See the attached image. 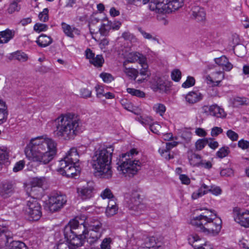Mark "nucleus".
<instances>
[{
	"label": "nucleus",
	"mask_w": 249,
	"mask_h": 249,
	"mask_svg": "<svg viewBox=\"0 0 249 249\" xmlns=\"http://www.w3.org/2000/svg\"><path fill=\"white\" fill-rule=\"evenodd\" d=\"M57 152V143L51 138L37 137L31 140L25 150L26 157L40 164H47L54 158Z\"/></svg>",
	"instance_id": "f257e3e1"
},
{
	"label": "nucleus",
	"mask_w": 249,
	"mask_h": 249,
	"mask_svg": "<svg viewBox=\"0 0 249 249\" xmlns=\"http://www.w3.org/2000/svg\"><path fill=\"white\" fill-rule=\"evenodd\" d=\"M53 135L60 140L70 141L82 131L79 116L73 113L61 114L53 121Z\"/></svg>",
	"instance_id": "f03ea898"
},
{
	"label": "nucleus",
	"mask_w": 249,
	"mask_h": 249,
	"mask_svg": "<svg viewBox=\"0 0 249 249\" xmlns=\"http://www.w3.org/2000/svg\"><path fill=\"white\" fill-rule=\"evenodd\" d=\"M114 148L112 146L100 147L95 151L91 164L95 173L105 178H110L112 176L111 162Z\"/></svg>",
	"instance_id": "7ed1b4c3"
},
{
	"label": "nucleus",
	"mask_w": 249,
	"mask_h": 249,
	"mask_svg": "<svg viewBox=\"0 0 249 249\" xmlns=\"http://www.w3.org/2000/svg\"><path fill=\"white\" fill-rule=\"evenodd\" d=\"M191 224L209 236H216L221 229L222 220L212 211L205 209L198 216L191 220Z\"/></svg>",
	"instance_id": "20e7f679"
},
{
	"label": "nucleus",
	"mask_w": 249,
	"mask_h": 249,
	"mask_svg": "<svg viewBox=\"0 0 249 249\" xmlns=\"http://www.w3.org/2000/svg\"><path fill=\"white\" fill-rule=\"evenodd\" d=\"M138 154L139 151L136 149L132 148L128 152L122 154L120 157L119 161L117 162V169L125 177H133L141 169V161L134 158Z\"/></svg>",
	"instance_id": "39448f33"
},
{
	"label": "nucleus",
	"mask_w": 249,
	"mask_h": 249,
	"mask_svg": "<svg viewBox=\"0 0 249 249\" xmlns=\"http://www.w3.org/2000/svg\"><path fill=\"white\" fill-rule=\"evenodd\" d=\"M13 236L5 222L0 221V249H28L24 243L13 240Z\"/></svg>",
	"instance_id": "423d86ee"
},
{
	"label": "nucleus",
	"mask_w": 249,
	"mask_h": 249,
	"mask_svg": "<svg viewBox=\"0 0 249 249\" xmlns=\"http://www.w3.org/2000/svg\"><path fill=\"white\" fill-rule=\"evenodd\" d=\"M88 228V235L91 242H94L98 240L102 235V224L96 217H88L85 221Z\"/></svg>",
	"instance_id": "0eeeda50"
},
{
	"label": "nucleus",
	"mask_w": 249,
	"mask_h": 249,
	"mask_svg": "<svg viewBox=\"0 0 249 249\" xmlns=\"http://www.w3.org/2000/svg\"><path fill=\"white\" fill-rule=\"evenodd\" d=\"M138 62L141 66L142 69L140 71L141 75L148 77L150 73L148 70L147 59L142 54L138 52L130 53L126 56L123 65H127L128 63H135Z\"/></svg>",
	"instance_id": "6e6552de"
},
{
	"label": "nucleus",
	"mask_w": 249,
	"mask_h": 249,
	"mask_svg": "<svg viewBox=\"0 0 249 249\" xmlns=\"http://www.w3.org/2000/svg\"><path fill=\"white\" fill-rule=\"evenodd\" d=\"M183 0H151L149 9L151 11L159 12L160 8L163 9L166 5L171 11H175L181 7Z\"/></svg>",
	"instance_id": "1a4fd4ad"
},
{
	"label": "nucleus",
	"mask_w": 249,
	"mask_h": 249,
	"mask_svg": "<svg viewBox=\"0 0 249 249\" xmlns=\"http://www.w3.org/2000/svg\"><path fill=\"white\" fill-rule=\"evenodd\" d=\"M88 231L86 223L84 222L80 224L78 221L75 219L71 220L64 229V232H66V234H68V232L73 233L81 237L89 238Z\"/></svg>",
	"instance_id": "9d476101"
},
{
	"label": "nucleus",
	"mask_w": 249,
	"mask_h": 249,
	"mask_svg": "<svg viewBox=\"0 0 249 249\" xmlns=\"http://www.w3.org/2000/svg\"><path fill=\"white\" fill-rule=\"evenodd\" d=\"M25 213L32 220H38L42 215L41 207L37 200L34 197L27 200L25 207Z\"/></svg>",
	"instance_id": "9b49d317"
},
{
	"label": "nucleus",
	"mask_w": 249,
	"mask_h": 249,
	"mask_svg": "<svg viewBox=\"0 0 249 249\" xmlns=\"http://www.w3.org/2000/svg\"><path fill=\"white\" fill-rule=\"evenodd\" d=\"M67 199L65 195L56 194L49 197L48 209L53 213L61 209L66 203Z\"/></svg>",
	"instance_id": "f8f14e48"
},
{
	"label": "nucleus",
	"mask_w": 249,
	"mask_h": 249,
	"mask_svg": "<svg viewBox=\"0 0 249 249\" xmlns=\"http://www.w3.org/2000/svg\"><path fill=\"white\" fill-rule=\"evenodd\" d=\"M127 207L131 213L135 215L142 214L146 209L145 205L142 203L139 196H133L127 202Z\"/></svg>",
	"instance_id": "ddd939ff"
},
{
	"label": "nucleus",
	"mask_w": 249,
	"mask_h": 249,
	"mask_svg": "<svg viewBox=\"0 0 249 249\" xmlns=\"http://www.w3.org/2000/svg\"><path fill=\"white\" fill-rule=\"evenodd\" d=\"M233 216L235 222L241 226L249 228V211H242L237 208L233 210Z\"/></svg>",
	"instance_id": "4468645a"
},
{
	"label": "nucleus",
	"mask_w": 249,
	"mask_h": 249,
	"mask_svg": "<svg viewBox=\"0 0 249 249\" xmlns=\"http://www.w3.org/2000/svg\"><path fill=\"white\" fill-rule=\"evenodd\" d=\"M58 171L63 176L68 178H73L80 173V167L77 163L66 164V166L62 167V163H59Z\"/></svg>",
	"instance_id": "2eb2a0df"
},
{
	"label": "nucleus",
	"mask_w": 249,
	"mask_h": 249,
	"mask_svg": "<svg viewBox=\"0 0 249 249\" xmlns=\"http://www.w3.org/2000/svg\"><path fill=\"white\" fill-rule=\"evenodd\" d=\"M78 197L83 200H89L93 197L95 194L94 187L87 183L86 185L77 188Z\"/></svg>",
	"instance_id": "dca6fc26"
},
{
	"label": "nucleus",
	"mask_w": 249,
	"mask_h": 249,
	"mask_svg": "<svg viewBox=\"0 0 249 249\" xmlns=\"http://www.w3.org/2000/svg\"><path fill=\"white\" fill-rule=\"evenodd\" d=\"M79 158L77 149L72 147L67 153L64 158L59 161V163H62V167L66 166V164L77 163L79 160Z\"/></svg>",
	"instance_id": "f3484780"
},
{
	"label": "nucleus",
	"mask_w": 249,
	"mask_h": 249,
	"mask_svg": "<svg viewBox=\"0 0 249 249\" xmlns=\"http://www.w3.org/2000/svg\"><path fill=\"white\" fill-rule=\"evenodd\" d=\"M64 235L65 238L67 239L69 243H70V246L74 249H76V248L84 245L85 242L84 239L85 238L83 237L77 235L73 233H70L68 232V234H66V232H64Z\"/></svg>",
	"instance_id": "a211bd4d"
},
{
	"label": "nucleus",
	"mask_w": 249,
	"mask_h": 249,
	"mask_svg": "<svg viewBox=\"0 0 249 249\" xmlns=\"http://www.w3.org/2000/svg\"><path fill=\"white\" fill-rule=\"evenodd\" d=\"M197 241L200 242V245H195L193 246L194 249H213L212 246L209 242L204 241L196 235H192L189 238V242L190 244H194Z\"/></svg>",
	"instance_id": "6ab92c4d"
},
{
	"label": "nucleus",
	"mask_w": 249,
	"mask_h": 249,
	"mask_svg": "<svg viewBox=\"0 0 249 249\" xmlns=\"http://www.w3.org/2000/svg\"><path fill=\"white\" fill-rule=\"evenodd\" d=\"M61 25L64 33L69 37L73 38L75 35H80V30L74 26H71L64 22H62Z\"/></svg>",
	"instance_id": "aec40b11"
},
{
	"label": "nucleus",
	"mask_w": 249,
	"mask_h": 249,
	"mask_svg": "<svg viewBox=\"0 0 249 249\" xmlns=\"http://www.w3.org/2000/svg\"><path fill=\"white\" fill-rule=\"evenodd\" d=\"M139 249H162V247L161 243L157 242L156 238L152 236L146 238Z\"/></svg>",
	"instance_id": "412c9836"
},
{
	"label": "nucleus",
	"mask_w": 249,
	"mask_h": 249,
	"mask_svg": "<svg viewBox=\"0 0 249 249\" xmlns=\"http://www.w3.org/2000/svg\"><path fill=\"white\" fill-rule=\"evenodd\" d=\"M46 182V179L45 177L33 178L31 182V195L38 196L39 193L36 192V188H41ZM41 190V189L39 190V191Z\"/></svg>",
	"instance_id": "4be33fe9"
},
{
	"label": "nucleus",
	"mask_w": 249,
	"mask_h": 249,
	"mask_svg": "<svg viewBox=\"0 0 249 249\" xmlns=\"http://www.w3.org/2000/svg\"><path fill=\"white\" fill-rule=\"evenodd\" d=\"M203 97V95L200 92L193 91L187 94L185 98L187 103L193 105L201 100Z\"/></svg>",
	"instance_id": "5701e85b"
},
{
	"label": "nucleus",
	"mask_w": 249,
	"mask_h": 249,
	"mask_svg": "<svg viewBox=\"0 0 249 249\" xmlns=\"http://www.w3.org/2000/svg\"><path fill=\"white\" fill-rule=\"evenodd\" d=\"M13 183L12 181L6 182L0 188V195L4 198H7L13 194Z\"/></svg>",
	"instance_id": "b1692460"
},
{
	"label": "nucleus",
	"mask_w": 249,
	"mask_h": 249,
	"mask_svg": "<svg viewBox=\"0 0 249 249\" xmlns=\"http://www.w3.org/2000/svg\"><path fill=\"white\" fill-rule=\"evenodd\" d=\"M192 15L196 20L198 21L204 20L206 14L203 8L199 6H194L192 8Z\"/></svg>",
	"instance_id": "393cba45"
},
{
	"label": "nucleus",
	"mask_w": 249,
	"mask_h": 249,
	"mask_svg": "<svg viewBox=\"0 0 249 249\" xmlns=\"http://www.w3.org/2000/svg\"><path fill=\"white\" fill-rule=\"evenodd\" d=\"M15 36V31L6 29L0 32V43H6L12 39Z\"/></svg>",
	"instance_id": "a878e982"
},
{
	"label": "nucleus",
	"mask_w": 249,
	"mask_h": 249,
	"mask_svg": "<svg viewBox=\"0 0 249 249\" xmlns=\"http://www.w3.org/2000/svg\"><path fill=\"white\" fill-rule=\"evenodd\" d=\"M8 115L7 107L6 103L0 99V125L6 122Z\"/></svg>",
	"instance_id": "bb28decb"
},
{
	"label": "nucleus",
	"mask_w": 249,
	"mask_h": 249,
	"mask_svg": "<svg viewBox=\"0 0 249 249\" xmlns=\"http://www.w3.org/2000/svg\"><path fill=\"white\" fill-rule=\"evenodd\" d=\"M212 77L208 76L207 77L208 81L213 83V86H217L224 78V74L222 71H216L212 74Z\"/></svg>",
	"instance_id": "cd10ccee"
},
{
	"label": "nucleus",
	"mask_w": 249,
	"mask_h": 249,
	"mask_svg": "<svg viewBox=\"0 0 249 249\" xmlns=\"http://www.w3.org/2000/svg\"><path fill=\"white\" fill-rule=\"evenodd\" d=\"M53 41L52 38L46 35L41 34L36 40L37 45L41 47H46L50 45Z\"/></svg>",
	"instance_id": "c85d7f7f"
},
{
	"label": "nucleus",
	"mask_w": 249,
	"mask_h": 249,
	"mask_svg": "<svg viewBox=\"0 0 249 249\" xmlns=\"http://www.w3.org/2000/svg\"><path fill=\"white\" fill-rule=\"evenodd\" d=\"M170 87V84L168 81H164L159 78L156 82L154 89L156 91L166 92Z\"/></svg>",
	"instance_id": "c756f323"
},
{
	"label": "nucleus",
	"mask_w": 249,
	"mask_h": 249,
	"mask_svg": "<svg viewBox=\"0 0 249 249\" xmlns=\"http://www.w3.org/2000/svg\"><path fill=\"white\" fill-rule=\"evenodd\" d=\"M189 162L193 166L200 167V164L202 161V157L198 154L195 153H192L188 157Z\"/></svg>",
	"instance_id": "7c9ffc66"
},
{
	"label": "nucleus",
	"mask_w": 249,
	"mask_h": 249,
	"mask_svg": "<svg viewBox=\"0 0 249 249\" xmlns=\"http://www.w3.org/2000/svg\"><path fill=\"white\" fill-rule=\"evenodd\" d=\"M123 71L128 77L134 80H136L139 73L137 69L127 67L126 65H123Z\"/></svg>",
	"instance_id": "2f4dec72"
},
{
	"label": "nucleus",
	"mask_w": 249,
	"mask_h": 249,
	"mask_svg": "<svg viewBox=\"0 0 249 249\" xmlns=\"http://www.w3.org/2000/svg\"><path fill=\"white\" fill-rule=\"evenodd\" d=\"M232 104L234 107H239L241 106L249 105V99L244 97H236L232 100Z\"/></svg>",
	"instance_id": "473e14b6"
},
{
	"label": "nucleus",
	"mask_w": 249,
	"mask_h": 249,
	"mask_svg": "<svg viewBox=\"0 0 249 249\" xmlns=\"http://www.w3.org/2000/svg\"><path fill=\"white\" fill-rule=\"evenodd\" d=\"M212 116L217 118H222L225 116V113L224 110L216 105H212Z\"/></svg>",
	"instance_id": "72a5a7b5"
},
{
	"label": "nucleus",
	"mask_w": 249,
	"mask_h": 249,
	"mask_svg": "<svg viewBox=\"0 0 249 249\" xmlns=\"http://www.w3.org/2000/svg\"><path fill=\"white\" fill-rule=\"evenodd\" d=\"M113 244V239L110 237H106L101 242L100 245V249H111V245Z\"/></svg>",
	"instance_id": "f704fd0d"
},
{
	"label": "nucleus",
	"mask_w": 249,
	"mask_h": 249,
	"mask_svg": "<svg viewBox=\"0 0 249 249\" xmlns=\"http://www.w3.org/2000/svg\"><path fill=\"white\" fill-rule=\"evenodd\" d=\"M89 62L96 67H101L104 62V59L101 55H97L89 60Z\"/></svg>",
	"instance_id": "c9c22d12"
},
{
	"label": "nucleus",
	"mask_w": 249,
	"mask_h": 249,
	"mask_svg": "<svg viewBox=\"0 0 249 249\" xmlns=\"http://www.w3.org/2000/svg\"><path fill=\"white\" fill-rule=\"evenodd\" d=\"M230 148L228 146H223L220 148L216 153L217 157L223 159L227 156L230 153Z\"/></svg>",
	"instance_id": "e433bc0d"
},
{
	"label": "nucleus",
	"mask_w": 249,
	"mask_h": 249,
	"mask_svg": "<svg viewBox=\"0 0 249 249\" xmlns=\"http://www.w3.org/2000/svg\"><path fill=\"white\" fill-rule=\"evenodd\" d=\"M153 109L156 113L162 116L166 111L165 106L161 103H157L153 107Z\"/></svg>",
	"instance_id": "4c0bfd02"
},
{
	"label": "nucleus",
	"mask_w": 249,
	"mask_h": 249,
	"mask_svg": "<svg viewBox=\"0 0 249 249\" xmlns=\"http://www.w3.org/2000/svg\"><path fill=\"white\" fill-rule=\"evenodd\" d=\"M138 121L145 127L149 126L153 122V118L150 116H141L140 118H138Z\"/></svg>",
	"instance_id": "58836bf2"
},
{
	"label": "nucleus",
	"mask_w": 249,
	"mask_h": 249,
	"mask_svg": "<svg viewBox=\"0 0 249 249\" xmlns=\"http://www.w3.org/2000/svg\"><path fill=\"white\" fill-rule=\"evenodd\" d=\"M20 10V5H18L17 3V1H13L12 2H11L8 9H7V12L10 14H12L14 13L15 12H18Z\"/></svg>",
	"instance_id": "ea45409f"
},
{
	"label": "nucleus",
	"mask_w": 249,
	"mask_h": 249,
	"mask_svg": "<svg viewBox=\"0 0 249 249\" xmlns=\"http://www.w3.org/2000/svg\"><path fill=\"white\" fill-rule=\"evenodd\" d=\"M138 31L145 39L152 40L159 43V40L156 36H154L151 34L146 32L141 28L138 29Z\"/></svg>",
	"instance_id": "a19ab883"
},
{
	"label": "nucleus",
	"mask_w": 249,
	"mask_h": 249,
	"mask_svg": "<svg viewBox=\"0 0 249 249\" xmlns=\"http://www.w3.org/2000/svg\"><path fill=\"white\" fill-rule=\"evenodd\" d=\"M13 57L14 59L20 62H25L28 60V56L24 53L17 52L13 54Z\"/></svg>",
	"instance_id": "79ce46f5"
},
{
	"label": "nucleus",
	"mask_w": 249,
	"mask_h": 249,
	"mask_svg": "<svg viewBox=\"0 0 249 249\" xmlns=\"http://www.w3.org/2000/svg\"><path fill=\"white\" fill-rule=\"evenodd\" d=\"M208 142V138L201 139L198 140L195 144L196 148L197 150H201Z\"/></svg>",
	"instance_id": "37998d69"
},
{
	"label": "nucleus",
	"mask_w": 249,
	"mask_h": 249,
	"mask_svg": "<svg viewBox=\"0 0 249 249\" xmlns=\"http://www.w3.org/2000/svg\"><path fill=\"white\" fill-rule=\"evenodd\" d=\"M126 90L128 93L133 96H136L139 97H143L145 96L144 93L139 89L133 88H127Z\"/></svg>",
	"instance_id": "c03bdc74"
},
{
	"label": "nucleus",
	"mask_w": 249,
	"mask_h": 249,
	"mask_svg": "<svg viewBox=\"0 0 249 249\" xmlns=\"http://www.w3.org/2000/svg\"><path fill=\"white\" fill-rule=\"evenodd\" d=\"M172 79L175 82H178L181 78V72L178 69H174L171 72Z\"/></svg>",
	"instance_id": "a18cd8bd"
},
{
	"label": "nucleus",
	"mask_w": 249,
	"mask_h": 249,
	"mask_svg": "<svg viewBox=\"0 0 249 249\" xmlns=\"http://www.w3.org/2000/svg\"><path fill=\"white\" fill-rule=\"evenodd\" d=\"M195 84V79L193 77L188 76L186 80L182 83V87L184 88H188Z\"/></svg>",
	"instance_id": "49530a36"
},
{
	"label": "nucleus",
	"mask_w": 249,
	"mask_h": 249,
	"mask_svg": "<svg viewBox=\"0 0 249 249\" xmlns=\"http://www.w3.org/2000/svg\"><path fill=\"white\" fill-rule=\"evenodd\" d=\"M49 10L48 8H44L42 12H40L38 15V18L40 21L46 22L49 19Z\"/></svg>",
	"instance_id": "de8ad7c7"
},
{
	"label": "nucleus",
	"mask_w": 249,
	"mask_h": 249,
	"mask_svg": "<svg viewBox=\"0 0 249 249\" xmlns=\"http://www.w3.org/2000/svg\"><path fill=\"white\" fill-rule=\"evenodd\" d=\"M170 150L160 148L159 152L161 156L166 160H170L173 158V156H171L170 154Z\"/></svg>",
	"instance_id": "09e8293b"
},
{
	"label": "nucleus",
	"mask_w": 249,
	"mask_h": 249,
	"mask_svg": "<svg viewBox=\"0 0 249 249\" xmlns=\"http://www.w3.org/2000/svg\"><path fill=\"white\" fill-rule=\"evenodd\" d=\"M48 25L43 23H36L34 27V29L37 32L45 31L48 29Z\"/></svg>",
	"instance_id": "8fccbe9b"
},
{
	"label": "nucleus",
	"mask_w": 249,
	"mask_h": 249,
	"mask_svg": "<svg viewBox=\"0 0 249 249\" xmlns=\"http://www.w3.org/2000/svg\"><path fill=\"white\" fill-rule=\"evenodd\" d=\"M55 249H74L71 247L68 241L61 242H60L57 244L55 247Z\"/></svg>",
	"instance_id": "3c124183"
},
{
	"label": "nucleus",
	"mask_w": 249,
	"mask_h": 249,
	"mask_svg": "<svg viewBox=\"0 0 249 249\" xmlns=\"http://www.w3.org/2000/svg\"><path fill=\"white\" fill-rule=\"evenodd\" d=\"M100 76L105 83H110L114 80L112 75L108 73H102L100 74Z\"/></svg>",
	"instance_id": "603ef678"
},
{
	"label": "nucleus",
	"mask_w": 249,
	"mask_h": 249,
	"mask_svg": "<svg viewBox=\"0 0 249 249\" xmlns=\"http://www.w3.org/2000/svg\"><path fill=\"white\" fill-rule=\"evenodd\" d=\"M209 192L215 196H218L222 193V190L218 186L211 185L209 186Z\"/></svg>",
	"instance_id": "864d4df0"
},
{
	"label": "nucleus",
	"mask_w": 249,
	"mask_h": 249,
	"mask_svg": "<svg viewBox=\"0 0 249 249\" xmlns=\"http://www.w3.org/2000/svg\"><path fill=\"white\" fill-rule=\"evenodd\" d=\"M101 196L103 199L108 198L110 199L111 198H113V195L111 191V190L108 188H106L105 189L101 194Z\"/></svg>",
	"instance_id": "5fc2aeb1"
},
{
	"label": "nucleus",
	"mask_w": 249,
	"mask_h": 249,
	"mask_svg": "<svg viewBox=\"0 0 249 249\" xmlns=\"http://www.w3.org/2000/svg\"><path fill=\"white\" fill-rule=\"evenodd\" d=\"M233 170L231 168L223 169L220 171V175L224 177H231L233 175Z\"/></svg>",
	"instance_id": "6e6d98bb"
},
{
	"label": "nucleus",
	"mask_w": 249,
	"mask_h": 249,
	"mask_svg": "<svg viewBox=\"0 0 249 249\" xmlns=\"http://www.w3.org/2000/svg\"><path fill=\"white\" fill-rule=\"evenodd\" d=\"M149 127L150 130L153 133L158 134L159 133V130L161 128V126L159 124L153 122Z\"/></svg>",
	"instance_id": "4d7b16f0"
},
{
	"label": "nucleus",
	"mask_w": 249,
	"mask_h": 249,
	"mask_svg": "<svg viewBox=\"0 0 249 249\" xmlns=\"http://www.w3.org/2000/svg\"><path fill=\"white\" fill-rule=\"evenodd\" d=\"M118 207H107V208L106 214L108 217H111L117 213Z\"/></svg>",
	"instance_id": "13d9d810"
},
{
	"label": "nucleus",
	"mask_w": 249,
	"mask_h": 249,
	"mask_svg": "<svg viewBox=\"0 0 249 249\" xmlns=\"http://www.w3.org/2000/svg\"><path fill=\"white\" fill-rule=\"evenodd\" d=\"M25 162L23 160H19L15 164L13 169V171L14 172H17L20 171L23 168Z\"/></svg>",
	"instance_id": "bf43d9fd"
},
{
	"label": "nucleus",
	"mask_w": 249,
	"mask_h": 249,
	"mask_svg": "<svg viewBox=\"0 0 249 249\" xmlns=\"http://www.w3.org/2000/svg\"><path fill=\"white\" fill-rule=\"evenodd\" d=\"M81 97L84 98H87L91 97V91L88 89L83 88L80 89Z\"/></svg>",
	"instance_id": "052dcab7"
},
{
	"label": "nucleus",
	"mask_w": 249,
	"mask_h": 249,
	"mask_svg": "<svg viewBox=\"0 0 249 249\" xmlns=\"http://www.w3.org/2000/svg\"><path fill=\"white\" fill-rule=\"evenodd\" d=\"M227 135L228 137L232 141H237L238 138V135L237 133L231 130H229L227 131Z\"/></svg>",
	"instance_id": "680f3d73"
},
{
	"label": "nucleus",
	"mask_w": 249,
	"mask_h": 249,
	"mask_svg": "<svg viewBox=\"0 0 249 249\" xmlns=\"http://www.w3.org/2000/svg\"><path fill=\"white\" fill-rule=\"evenodd\" d=\"M227 57L225 55H222L219 58H216L214 59V61L215 63H216L219 66H221L223 67V65L225 64V63L227 62Z\"/></svg>",
	"instance_id": "e2e57ef3"
},
{
	"label": "nucleus",
	"mask_w": 249,
	"mask_h": 249,
	"mask_svg": "<svg viewBox=\"0 0 249 249\" xmlns=\"http://www.w3.org/2000/svg\"><path fill=\"white\" fill-rule=\"evenodd\" d=\"M212 111V106H204L201 108V113L206 116L211 115Z\"/></svg>",
	"instance_id": "0e129e2a"
},
{
	"label": "nucleus",
	"mask_w": 249,
	"mask_h": 249,
	"mask_svg": "<svg viewBox=\"0 0 249 249\" xmlns=\"http://www.w3.org/2000/svg\"><path fill=\"white\" fill-rule=\"evenodd\" d=\"M223 129L221 127L215 126L212 128L211 134L213 137H216L219 134L222 133Z\"/></svg>",
	"instance_id": "69168bd1"
},
{
	"label": "nucleus",
	"mask_w": 249,
	"mask_h": 249,
	"mask_svg": "<svg viewBox=\"0 0 249 249\" xmlns=\"http://www.w3.org/2000/svg\"><path fill=\"white\" fill-rule=\"evenodd\" d=\"M207 144L211 148L214 150L217 148L219 146L218 142L217 141H213V138L208 139Z\"/></svg>",
	"instance_id": "338daca9"
},
{
	"label": "nucleus",
	"mask_w": 249,
	"mask_h": 249,
	"mask_svg": "<svg viewBox=\"0 0 249 249\" xmlns=\"http://www.w3.org/2000/svg\"><path fill=\"white\" fill-rule=\"evenodd\" d=\"M213 166V164L210 161H207L206 160H202L201 163L200 164V167L204 168L206 169H210Z\"/></svg>",
	"instance_id": "774afa93"
}]
</instances>
